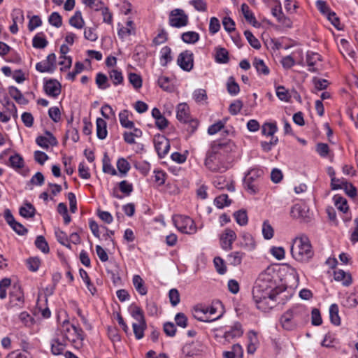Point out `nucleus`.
<instances>
[{
    "instance_id": "obj_1",
    "label": "nucleus",
    "mask_w": 358,
    "mask_h": 358,
    "mask_svg": "<svg viewBox=\"0 0 358 358\" xmlns=\"http://www.w3.org/2000/svg\"><path fill=\"white\" fill-rule=\"evenodd\" d=\"M276 277L274 270L268 268L259 275L252 288L253 300L257 308L263 312H268L275 306V298L282 292L277 285Z\"/></svg>"
},
{
    "instance_id": "obj_2",
    "label": "nucleus",
    "mask_w": 358,
    "mask_h": 358,
    "mask_svg": "<svg viewBox=\"0 0 358 358\" xmlns=\"http://www.w3.org/2000/svg\"><path fill=\"white\" fill-rule=\"evenodd\" d=\"M308 318V309L303 305H296L282 315L280 322L284 329L290 331L304 325Z\"/></svg>"
},
{
    "instance_id": "obj_3",
    "label": "nucleus",
    "mask_w": 358,
    "mask_h": 358,
    "mask_svg": "<svg viewBox=\"0 0 358 358\" xmlns=\"http://www.w3.org/2000/svg\"><path fill=\"white\" fill-rule=\"evenodd\" d=\"M291 254L297 262L308 263L315 254L309 238L303 234L296 237L293 240Z\"/></svg>"
},
{
    "instance_id": "obj_4",
    "label": "nucleus",
    "mask_w": 358,
    "mask_h": 358,
    "mask_svg": "<svg viewBox=\"0 0 358 358\" xmlns=\"http://www.w3.org/2000/svg\"><path fill=\"white\" fill-rule=\"evenodd\" d=\"M224 309L222 302H213L209 306L198 304L194 307L192 315L196 320L205 322H214L222 317Z\"/></svg>"
},
{
    "instance_id": "obj_5",
    "label": "nucleus",
    "mask_w": 358,
    "mask_h": 358,
    "mask_svg": "<svg viewBox=\"0 0 358 358\" xmlns=\"http://www.w3.org/2000/svg\"><path fill=\"white\" fill-rule=\"evenodd\" d=\"M59 335L69 341L75 348L80 349L83 347L85 334L83 329L66 320L63 322L59 329Z\"/></svg>"
},
{
    "instance_id": "obj_6",
    "label": "nucleus",
    "mask_w": 358,
    "mask_h": 358,
    "mask_svg": "<svg viewBox=\"0 0 358 358\" xmlns=\"http://www.w3.org/2000/svg\"><path fill=\"white\" fill-rule=\"evenodd\" d=\"M131 315L135 320L132 324L135 337L138 340L141 339L144 336V331L147 328L143 313L139 307L134 306L131 308Z\"/></svg>"
},
{
    "instance_id": "obj_7",
    "label": "nucleus",
    "mask_w": 358,
    "mask_h": 358,
    "mask_svg": "<svg viewBox=\"0 0 358 358\" xmlns=\"http://www.w3.org/2000/svg\"><path fill=\"white\" fill-rule=\"evenodd\" d=\"M173 222L176 227L182 233L192 234L196 231L194 222L189 217L176 215L173 217Z\"/></svg>"
},
{
    "instance_id": "obj_8",
    "label": "nucleus",
    "mask_w": 358,
    "mask_h": 358,
    "mask_svg": "<svg viewBox=\"0 0 358 358\" xmlns=\"http://www.w3.org/2000/svg\"><path fill=\"white\" fill-rule=\"evenodd\" d=\"M169 22L173 27H185L188 24V16L183 10L176 8L170 13Z\"/></svg>"
},
{
    "instance_id": "obj_9",
    "label": "nucleus",
    "mask_w": 358,
    "mask_h": 358,
    "mask_svg": "<svg viewBox=\"0 0 358 358\" xmlns=\"http://www.w3.org/2000/svg\"><path fill=\"white\" fill-rule=\"evenodd\" d=\"M177 63L182 70L191 71L194 66L193 52L190 50L182 52L178 57Z\"/></svg>"
},
{
    "instance_id": "obj_10",
    "label": "nucleus",
    "mask_w": 358,
    "mask_h": 358,
    "mask_svg": "<svg viewBox=\"0 0 358 358\" xmlns=\"http://www.w3.org/2000/svg\"><path fill=\"white\" fill-rule=\"evenodd\" d=\"M154 145L159 157H164L170 148L169 141L163 135H157L154 137Z\"/></svg>"
},
{
    "instance_id": "obj_11",
    "label": "nucleus",
    "mask_w": 358,
    "mask_h": 358,
    "mask_svg": "<svg viewBox=\"0 0 358 358\" xmlns=\"http://www.w3.org/2000/svg\"><path fill=\"white\" fill-rule=\"evenodd\" d=\"M56 56L54 53L50 54L45 60L38 62L36 65L37 71L41 73L52 72L56 67Z\"/></svg>"
},
{
    "instance_id": "obj_12",
    "label": "nucleus",
    "mask_w": 358,
    "mask_h": 358,
    "mask_svg": "<svg viewBox=\"0 0 358 358\" xmlns=\"http://www.w3.org/2000/svg\"><path fill=\"white\" fill-rule=\"evenodd\" d=\"M224 152V143L220 140L213 141L211 145L209 150L208 151L207 155H208V163L210 167L214 168L212 164V159H215V156H220V157H222Z\"/></svg>"
},
{
    "instance_id": "obj_13",
    "label": "nucleus",
    "mask_w": 358,
    "mask_h": 358,
    "mask_svg": "<svg viewBox=\"0 0 358 358\" xmlns=\"http://www.w3.org/2000/svg\"><path fill=\"white\" fill-rule=\"evenodd\" d=\"M243 334L242 325L239 322L234 323L232 326L229 327L225 331V341L240 338Z\"/></svg>"
},
{
    "instance_id": "obj_14",
    "label": "nucleus",
    "mask_w": 358,
    "mask_h": 358,
    "mask_svg": "<svg viewBox=\"0 0 358 358\" xmlns=\"http://www.w3.org/2000/svg\"><path fill=\"white\" fill-rule=\"evenodd\" d=\"M4 216L7 223L16 233L20 235H23L25 232H27V229L24 228V227L22 224L15 220L9 210H6L5 211Z\"/></svg>"
},
{
    "instance_id": "obj_15",
    "label": "nucleus",
    "mask_w": 358,
    "mask_h": 358,
    "mask_svg": "<svg viewBox=\"0 0 358 358\" xmlns=\"http://www.w3.org/2000/svg\"><path fill=\"white\" fill-rule=\"evenodd\" d=\"M44 90L48 95L57 97L61 92V85L55 80H50L45 83Z\"/></svg>"
},
{
    "instance_id": "obj_16",
    "label": "nucleus",
    "mask_w": 358,
    "mask_h": 358,
    "mask_svg": "<svg viewBox=\"0 0 358 358\" xmlns=\"http://www.w3.org/2000/svg\"><path fill=\"white\" fill-rule=\"evenodd\" d=\"M322 61V56L314 52H308L306 55V63L308 66V71L310 72L317 71V62Z\"/></svg>"
},
{
    "instance_id": "obj_17",
    "label": "nucleus",
    "mask_w": 358,
    "mask_h": 358,
    "mask_svg": "<svg viewBox=\"0 0 358 358\" xmlns=\"http://www.w3.org/2000/svg\"><path fill=\"white\" fill-rule=\"evenodd\" d=\"M66 340L58 334L51 344L52 353L55 355H61L66 346Z\"/></svg>"
},
{
    "instance_id": "obj_18",
    "label": "nucleus",
    "mask_w": 358,
    "mask_h": 358,
    "mask_svg": "<svg viewBox=\"0 0 358 358\" xmlns=\"http://www.w3.org/2000/svg\"><path fill=\"white\" fill-rule=\"evenodd\" d=\"M176 117L182 122H187L189 121L190 118L189 108L187 103H181L178 105Z\"/></svg>"
},
{
    "instance_id": "obj_19",
    "label": "nucleus",
    "mask_w": 358,
    "mask_h": 358,
    "mask_svg": "<svg viewBox=\"0 0 358 358\" xmlns=\"http://www.w3.org/2000/svg\"><path fill=\"white\" fill-rule=\"evenodd\" d=\"M334 278L335 280L341 282L344 286H349L352 283L351 275L341 269L334 271Z\"/></svg>"
},
{
    "instance_id": "obj_20",
    "label": "nucleus",
    "mask_w": 358,
    "mask_h": 358,
    "mask_svg": "<svg viewBox=\"0 0 358 358\" xmlns=\"http://www.w3.org/2000/svg\"><path fill=\"white\" fill-rule=\"evenodd\" d=\"M135 25L132 20H128L126 22V27H122L118 30V36L121 38H124L135 34Z\"/></svg>"
},
{
    "instance_id": "obj_21",
    "label": "nucleus",
    "mask_w": 358,
    "mask_h": 358,
    "mask_svg": "<svg viewBox=\"0 0 358 358\" xmlns=\"http://www.w3.org/2000/svg\"><path fill=\"white\" fill-rule=\"evenodd\" d=\"M8 93L17 103L25 105L28 103L27 99L17 87L14 86L10 87L8 88Z\"/></svg>"
},
{
    "instance_id": "obj_22",
    "label": "nucleus",
    "mask_w": 358,
    "mask_h": 358,
    "mask_svg": "<svg viewBox=\"0 0 358 358\" xmlns=\"http://www.w3.org/2000/svg\"><path fill=\"white\" fill-rule=\"evenodd\" d=\"M241 11L247 22L252 24L254 27H257L258 25L257 21L248 4L243 3L241 5Z\"/></svg>"
},
{
    "instance_id": "obj_23",
    "label": "nucleus",
    "mask_w": 358,
    "mask_h": 358,
    "mask_svg": "<svg viewBox=\"0 0 358 358\" xmlns=\"http://www.w3.org/2000/svg\"><path fill=\"white\" fill-rule=\"evenodd\" d=\"M96 124L98 138L100 139L106 138L108 134L106 122L103 119L99 117L96 119Z\"/></svg>"
},
{
    "instance_id": "obj_24",
    "label": "nucleus",
    "mask_w": 358,
    "mask_h": 358,
    "mask_svg": "<svg viewBox=\"0 0 358 358\" xmlns=\"http://www.w3.org/2000/svg\"><path fill=\"white\" fill-rule=\"evenodd\" d=\"M335 206L341 212L345 213L349 209L346 199L339 194H336L333 197Z\"/></svg>"
},
{
    "instance_id": "obj_25",
    "label": "nucleus",
    "mask_w": 358,
    "mask_h": 358,
    "mask_svg": "<svg viewBox=\"0 0 358 358\" xmlns=\"http://www.w3.org/2000/svg\"><path fill=\"white\" fill-rule=\"evenodd\" d=\"M142 135V131L139 129L134 128L133 131H125L123 134V138L126 143L134 144L136 138H139Z\"/></svg>"
},
{
    "instance_id": "obj_26",
    "label": "nucleus",
    "mask_w": 358,
    "mask_h": 358,
    "mask_svg": "<svg viewBox=\"0 0 358 358\" xmlns=\"http://www.w3.org/2000/svg\"><path fill=\"white\" fill-rule=\"evenodd\" d=\"M244 254L241 252H233L227 255V262L229 265L238 266L241 264Z\"/></svg>"
},
{
    "instance_id": "obj_27",
    "label": "nucleus",
    "mask_w": 358,
    "mask_h": 358,
    "mask_svg": "<svg viewBox=\"0 0 358 358\" xmlns=\"http://www.w3.org/2000/svg\"><path fill=\"white\" fill-rule=\"evenodd\" d=\"M182 354L185 357H192L199 354V350L194 343L185 344L182 349Z\"/></svg>"
},
{
    "instance_id": "obj_28",
    "label": "nucleus",
    "mask_w": 358,
    "mask_h": 358,
    "mask_svg": "<svg viewBox=\"0 0 358 358\" xmlns=\"http://www.w3.org/2000/svg\"><path fill=\"white\" fill-rule=\"evenodd\" d=\"M227 90L231 96H236L240 92V86L234 77H229L227 83Z\"/></svg>"
},
{
    "instance_id": "obj_29",
    "label": "nucleus",
    "mask_w": 358,
    "mask_h": 358,
    "mask_svg": "<svg viewBox=\"0 0 358 358\" xmlns=\"http://www.w3.org/2000/svg\"><path fill=\"white\" fill-rule=\"evenodd\" d=\"M129 115L127 110L121 111L119 114L120 122L123 127L132 129L134 127V123L129 120Z\"/></svg>"
},
{
    "instance_id": "obj_30",
    "label": "nucleus",
    "mask_w": 358,
    "mask_h": 358,
    "mask_svg": "<svg viewBox=\"0 0 358 358\" xmlns=\"http://www.w3.org/2000/svg\"><path fill=\"white\" fill-rule=\"evenodd\" d=\"M243 350L239 344H234L231 350L225 352V358H243Z\"/></svg>"
},
{
    "instance_id": "obj_31",
    "label": "nucleus",
    "mask_w": 358,
    "mask_h": 358,
    "mask_svg": "<svg viewBox=\"0 0 358 358\" xmlns=\"http://www.w3.org/2000/svg\"><path fill=\"white\" fill-rule=\"evenodd\" d=\"M133 284L136 291L141 295L147 294V289L144 285L143 280L138 275H135L133 277Z\"/></svg>"
},
{
    "instance_id": "obj_32",
    "label": "nucleus",
    "mask_w": 358,
    "mask_h": 358,
    "mask_svg": "<svg viewBox=\"0 0 358 358\" xmlns=\"http://www.w3.org/2000/svg\"><path fill=\"white\" fill-rule=\"evenodd\" d=\"M69 23L71 26L77 29H82L85 25V22L83 19L81 12L76 11L75 14L70 18Z\"/></svg>"
},
{
    "instance_id": "obj_33",
    "label": "nucleus",
    "mask_w": 358,
    "mask_h": 358,
    "mask_svg": "<svg viewBox=\"0 0 358 358\" xmlns=\"http://www.w3.org/2000/svg\"><path fill=\"white\" fill-rule=\"evenodd\" d=\"M330 320L332 324L338 326L341 324V318L338 315V306L337 304H332L329 308Z\"/></svg>"
},
{
    "instance_id": "obj_34",
    "label": "nucleus",
    "mask_w": 358,
    "mask_h": 358,
    "mask_svg": "<svg viewBox=\"0 0 358 358\" xmlns=\"http://www.w3.org/2000/svg\"><path fill=\"white\" fill-rule=\"evenodd\" d=\"M237 150L236 145L232 141H228L225 142V152L228 151L231 152V155L227 157V161L233 162L237 157Z\"/></svg>"
},
{
    "instance_id": "obj_35",
    "label": "nucleus",
    "mask_w": 358,
    "mask_h": 358,
    "mask_svg": "<svg viewBox=\"0 0 358 358\" xmlns=\"http://www.w3.org/2000/svg\"><path fill=\"white\" fill-rule=\"evenodd\" d=\"M208 155H207L205 165L211 171H217L222 166V157H220V156H215V159H212L211 164L214 168L210 166L208 163Z\"/></svg>"
},
{
    "instance_id": "obj_36",
    "label": "nucleus",
    "mask_w": 358,
    "mask_h": 358,
    "mask_svg": "<svg viewBox=\"0 0 358 358\" xmlns=\"http://www.w3.org/2000/svg\"><path fill=\"white\" fill-rule=\"evenodd\" d=\"M253 66L259 73H262L264 76L268 75L269 69L262 59L255 58L253 62Z\"/></svg>"
},
{
    "instance_id": "obj_37",
    "label": "nucleus",
    "mask_w": 358,
    "mask_h": 358,
    "mask_svg": "<svg viewBox=\"0 0 358 358\" xmlns=\"http://www.w3.org/2000/svg\"><path fill=\"white\" fill-rule=\"evenodd\" d=\"M35 211L34 207L29 203H26L24 206L20 208V214L26 218L34 217Z\"/></svg>"
},
{
    "instance_id": "obj_38",
    "label": "nucleus",
    "mask_w": 358,
    "mask_h": 358,
    "mask_svg": "<svg viewBox=\"0 0 358 358\" xmlns=\"http://www.w3.org/2000/svg\"><path fill=\"white\" fill-rule=\"evenodd\" d=\"M234 217L239 225L244 226L248 224V217L246 210H239L234 213Z\"/></svg>"
},
{
    "instance_id": "obj_39",
    "label": "nucleus",
    "mask_w": 358,
    "mask_h": 358,
    "mask_svg": "<svg viewBox=\"0 0 358 358\" xmlns=\"http://www.w3.org/2000/svg\"><path fill=\"white\" fill-rule=\"evenodd\" d=\"M181 38L186 43H195L199 39V34L195 31H187L182 34Z\"/></svg>"
},
{
    "instance_id": "obj_40",
    "label": "nucleus",
    "mask_w": 358,
    "mask_h": 358,
    "mask_svg": "<svg viewBox=\"0 0 358 358\" xmlns=\"http://www.w3.org/2000/svg\"><path fill=\"white\" fill-rule=\"evenodd\" d=\"M277 130L278 127L275 123H265L262 126V133L264 136L272 138Z\"/></svg>"
},
{
    "instance_id": "obj_41",
    "label": "nucleus",
    "mask_w": 358,
    "mask_h": 358,
    "mask_svg": "<svg viewBox=\"0 0 358 358\" xmlns=\"http://www.w3.org/2000/svg\"><path fill=\"white\" fill-rule=\"evenodd\" d=\"M250 175L251 173H249L245 179V187L251 193L255 194L258 191L257 182L253 179L252 176H250Z\"/></svg>"
},
{
    "instance_id": "obj_42",
    "label": "nucleus",
    "mask_w": 358,
    "mask_h": 358,
    "mask_svg": "<svg viewBox=\"0 0 358 358\" xmlns=\"http://www.w3.org/2000/svg\"><path fill=\"white\" fill-rule=\"evenodd\" d=\"M244 35L250 45L253 48L258 50L261 48V43L253 35V34L250 31H245Z\"/></svg>"
},
{
    "instance_id": "obj_43",
    "label": "nucleus",
    "mask_w": 358,
    "mask_h": 358,
    "mask_svg": "<svg viewBox=\"0 0 358 358\" xmlns=\"http://www.w3.org/2000/svg\"><path fill=\"white\" fill-rule=\"evenodd\" d=\"M262 234L265 239L269 240L273 237L274 230L268 220H265L262 225Z\"/></svg>"
},
{
    "instance_id": "obj_44",
    "label": "nucleus",
    "mask_w": 358,
    "mask_h": 358,
    "mask_svg": "<svg viewBox=\"0 0 358 358\" xmlns=\"http://www.w3.org/2000/svg\"><path fill=\"white\" fill-rule=\"evenodd\" d=\"M35 245L37 248H38L45 254L48 253L50 251L48 244L43 236H37L35 241Z\"/></svg>"
},
{
    "instance_id": "obj_45",
    "label": "nucleus",
    "mask_w": 358,
    "mask_h": 358,
    "mask_svg": "<svg viewBox=\"0 0 358 358\" xmlns=\"http://www.w3.org/2000/svg\"><path fill=\"white\" fill-rule=\"evenodd\" d=\"M193 98L197 103H206L208 96L206 91L203 89H197L193 93Z\"/></svg>"
},
{
    "instance_id": "obj_46",
    "label": "nucleus",
    "mask_w": 358,
    "mask_h": 358,
    "mask_svg": "<svg viewBox=\"0 0 358 358\" xmlns=\"http://www.w3.org/2000/svg\"><path fill=\"white\" fill-rule=\"evenodd\" d=\"M236 239V233L229 229H225V250L231 249L232 243Z\"/></svg>"
},
{
    "instance_id": "obj_47",
    "label": "nucleus",
    "mask_w": 358,
    "mask_h": 358,
    "mask_svg": "<svg viewBox=\"0 0 358 358\" xmlns=\"http://www.w3.org/2000/svg\"><path fill=\"white\" fill-rule=\"evenodd\" d=\"M96 83L98 87L101 90H105L110 86L107 76L101 73H97Z\"/></svg>"
},
{
    "instance_id": "obj_48",
    "label": "nucleus",
    "mask_w": 358,
    "mask_h": 358,
    "mask_svg": "<svg viewBox=\"0 0 358 358\" xmlns=\"http://www.w3.org/2000/svg\"><path fill=\"white\" fill-rule=\"evenodd\" d=\"M110 79L113 81V84L117 85L121 84L123 81V76L122 72L117 69H112L109 71Z\"/></svg>"
},
{
    "instance_id": "obj_49",
    "label": "nucleus",
    "mask_w": 358,
    "mask_h": 358,
    "mask_svg": "<svg viewBox=\"0 0 358 358\" xmlns=\"http://www.w3.org/2000/svg\"><path fill=\"white\" fill-rule=\"evenodd\" d=\"M10 166L14 169H20L24 166V160L22 157L18 155L10 156L9 158Z\"/></svg>"
},
{
    "instance_id": "obj_50",
    "label": "nucleus",
    "mask_w": 358,
    "mask_h": 358,
    "mask_svg": "<svg viewBox=\"0 0 358 358\" xmlns=\"http://www.w3.org/2000/svg\"><path fill=\"white\" fill-rule=\"evenodd\" d=\"M243 106V101L240 99L234 100L229 106V112L233 115H237Z\"/></svg>"
},
{
    "instance_id": "obj_51",
    "label": "nucleus",
    "mask_w": 358,
    "mask_h": 358,
    "mask_svg": "<svg viewBox=\"0 0 358 358\" xmlns=\"http://www.w3.org/2000/svg\"><path fill=\"white\" fill-rule=\"evenodd\" d=\"M117 167L121 174L125 175L130 169V164L124 158H120L117 162Z\"/></svg>"
},
{
    "instance_id": "obj_52",
    "label": "nucleus",
    "mask_w": 358,
    "mask_h": 358,
    "mask_svg": "<svg viewBox=\"0 0 358 358\" xmlns=\"http://www.w3.org/2000/svg\"><path fill=\"white\" fill-rule=\"evenodd\" d=\"M343 187L342 189H343L345 192V193L350 196L351 198H354L357 194V191L356 187L350 182H348L347 181H343Z\"/></svg>"
},
{
    "instance_id": "obj_53",
    "label": "nucleus",
    "mask_w": 358,
    "mask_h": 358,
    "mask_svg": "<svg viewBox=\"0 0 358 358\" xmlns=\"http://www.w3.org/2000/svg\"><path fill=\"white\" fill-rule=\"evenodd\" d=\"M10 278H5L0 281V299H4L6 297V289L10 285Z\"/></svg>"
},
{
    "instance_id": "obj_54",
    "label": "nucleus",
    "mask_w": 358,
    "mask_h": 358,
    "mask_svg": "<svg viewBox=\"0 0 358 358\" xmlns=\"http://www.w3.org/2000/svg\"><path fill=\"white\" fill-rule=\"evenodd\" d=\"M304 209L300 204H295L290 210V215L294 218H301L304 216Z\"/></svg>"
},
{
    "instance_id": "obj_55",
    "label": "nucleus",
    "mask_w": 358,
    "mask_h": 358,
    "mask_svg": "<svg viewBox=\"0 0 358 358\" xmlns=\"http://www.w3.org/2000/svg\"><path fill=\"white\" fill-rule=\"evenodd\" d=\"M129 80L135 89H139L142 86V79L141 76L136 73H129Z\"/></svg>"
},
{
    "instance_id": "obj_56",
    "label": "nucleus",
    "mask_w": 358,
    "mask_h": 358,
    "mask_svg": "<svg viewBox=\"0 0 358 358\" xmlns=\"http://www.w3.org/2000/svg\"><path fill=\"white\" fill-rule=\"evenodd\" d=\"M27 265L31 271L35 272L41 265V260L38 257H30L27 260Z\"/></svg>"
},
{
    "instance_id": "obj_57",
    "label": "nucleus",
    "mask_w": 358,
    "mask_h": 358,
    "mask_svg": "<svg viewBox=\"0 0 358 358\" xmlns=\"http://www.w3.org/2000/svg\"><path fill=\"white\" fill-rule=\"evenodd\" d=\"M48 21L50 24L57 28L62 25V17L57 12H54L50 15Z\"/></svg>"
},
{
    "instance_id": "obj_58",
    "label": "nucleus",
    "mask_w": 358,
    "mask_h": 358,
    "mask_svg": "<svg viewBox=\"0 0 358 358\" xmlns=\"http://www.w3.org/2000/svg\"><path fill=\"white\" fill-rule=\"evenodd\" d=\"M48 45L47 40L41 35L37 34L33 38V46L36 48H44Z\"/></svg>"
},
{
    "instance_id": "obj_59",
    "label": "nucleus",
    "mask_w": 358,
    "mask_h": 358,
    "mask_svg": "<svg viewBox=\"0 0 358 358\" xmlns=\"http://www.w3.org/2000/svg\"><path fill=\"white\" fill-rule=\"evenodd\" d=\"M99 4L101 6L99 8V9L101 11V15L103 16V20L104 22L108 24H112L113 22V15L109 11L108 8L107 7H103L102 3L99 2Z\"/></svg>"
},
{
    "instance_id": "obj_60",
    "label": "nucleus",
    "mask_w": 358,
    "mask_h": 358,
    "mask_svg": "<svg viewBox=\"0 0 358 358\" xmlns=\"http://www.w3.org/2000/svg\"><path fill=\"white\" fill-rule=\"evenodd\" d=\"M272 15L278 20L283 14L281 3L278 0H273V4L271 7Z\"/></svg>"
},
{
    "instance_id": "obj_61",
    "label": "nucleus",
    "mask_w": 358,
    "mask_h": 358,
    "mask_svg": "<svg viewBox=\"0 0 358 358\" xmlns=\"http://www.w3.org/2000/svg\"><path fill=\"white\" fill-rule=\"evenodd\" d=\"M311 323L314 326H319L322 323L321 314L317 308H313L311 311Z\"/></svg>"
},
{
    "instance_id": "obj_62",
    "label": "nucleus",
    "mask_w": 358,
    "mask_h": 358,
    "mask_svg": "<svg viewBox=\"0 0 358 358\" xmlns=\"http://www.w3.org/2000/svg\"><path fill=\"white\" fill-rule=\"evenodd\" d=\"M57 240L63 245L70 247L67 235L64 231L57 229L55 231Z\"/></svg>"
},
{
    "instance_id": "obj_63",
    "label": "nucleus",
    "mask_w": 358,
    "mask_h": 358,
    "mask_svg": "<svg viewBox=\"0 0 358 358\" xmlns=\"http://www.w3.org/2000/svg\"><path fill=\"white\" fill-rule=\"evenodd\" d=\"M276 95L279 99L284 101H288L290 97L289 96L288 91L283 86L277 87Z\"/></svg>"
},
{
    "instance_id": "obj_64",
    "label": "nucleus",
    "mask_w": 358,
    "mask_h": 358,
    "mask_svg": "<svg viewBox=\"0 0 358 358\" xmlns=\"http://www.w3.org/2000/svg\"><path fill=\"white\" fill-rule=\"evenodd\" d=\"M120 191L127 196L129 195L133 191V185L127 180H122L119 183Z\"/></svg>"
}]
</instances>
